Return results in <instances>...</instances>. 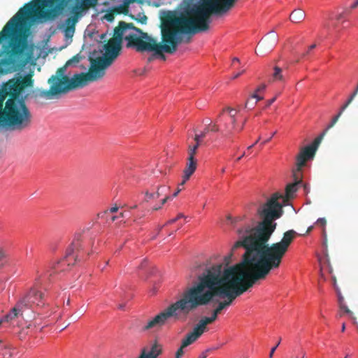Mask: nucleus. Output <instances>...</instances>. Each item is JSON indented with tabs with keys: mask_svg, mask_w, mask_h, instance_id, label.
I'll list each match as a JSON object with an SVG mask.
<instances>
[{
	"mask_svg": "<svg viewBox=\"0 0 358 358\" xmlns=\"http://www.w3.org/2000/svg\"><path fill=\"white\" fill-rule=\"evenodd\" d=\"M231 257V255L224 257V264L220 263L207 266L198 275L197 282L184 292L180 299L149 320L142 330L157 331L169 320L186 317L199 306L213 301L216 296L227 299L220 302L214 310L218 315L231 306L237 296L252 287L249 285L254 276L253 271L242 266H229Z\"/></svg>",
	"mask_w": 358,
	"mask_h": 358,
	"instance_id": "1",
	"label": "nucleus"
},
{
	"mask_svg": "<svg viewBox=\"0 0 358 358\" xmlns=\"http://www.w3.org/2000/svg\"><path fill=\"white\" fill-rule=\"evenodd\" d=\"M278 196V194H275L259 208L258 213L263 220L256 227H253V221L251 223L245 222V217H227L228 222L237 228L238 236L232 250L243 247L245 252L243 256V264L255 268L250 286L264 279L271 270L279 267L296 234L294 230H289L279 243L271 246L266 244L276 228L274 221L282 214V205L277 201Z\"/></svg>",
	"mask_w": 358,
	"mask_h": 358,
	"instance_id": "2",
	"label": "nucleus"
},
{
	"mask_svg": "<svg viewBox=\"0 0 358 358\" xmlns=\"http://www.w3.org/2000/svg\"><path fill=\"white\" fill-rule=\"evenodd\" d=\"M67 6L71 8L73 16L65 20L64 34L71 38L78 18L90 9V0H32L9 20L0 31V74L23 68L31 58L27 35L18 30L25 20L30 17L52 20Z\"/></svg>",
	"mask_w": 358,
	"mask_h": 358,
	"instance_id": "3",
	"label": "nucleus"
},
{
	"mask_svg": "<svg viewBox=\"0 0 358 358\" xmlns=\"http://www.w3.org/2000/svg\"><path fill=\"white\" fill-rule=\"evenodd\" d=\"M31 123V114L24 98L0 91V126L21 131Z\"/></svg>",
	"mask_w": 358,
	"mask_h": 358,
	"instance_id": "4",
	"label": "nucleus"
},
{
	"mask_svg": "<svg viewBox=\"0 0 358 358\" xmlns=\"http://www.w3.org/2000/svg\"><path fill=\"white\" fill-rule=\"evenodd\" d=\"M81 236L80 234H76L72 243L66 249L64 257L52 266L50 276L69 271L81 261L84 257Z\"/></svg>",
	"mask_w": 358,
	"mask_h": 358,
	"instance_id": "5",
	"label": "nucleus"
},
{
	"mask_svg": "<svg viewBox=\"0 0 358 358\" xmlns=\"http://www.w3.org/2000/svg\"><path fill=\"white\" fill-rule=\"evenodd\" d=\"M45 304L43 294L36 287L31 288L29 292L18 301L12 310L6 315V320H11L22 317L24 308H31L33 306H42Z\"/></svg>",
	"mask_w": 358,
	"mask_h": 358,
	"instance_id": "6",
	"label": "nucleus"
},
{
	"mask_svg": "<svg viewBox=\"0 0 358 358\" xmlns=\"http://www.w3.org/2000/svg\"><path fill=\"white\" fill-rule=\"evenodd\" d=\"M90 81V69L86 73L75 74L71 78L64 77L58 83L57 86L54 87V92L64 94L70 90L83 87Z\"/></svg>",
	"mask_w": 358,
	"mask_h": 358,
	"instance_id": "7",
	"label": "nucleus"
},
{
	"mask_svg": "<svg viewBox=\"0 0 358 358\" xmlns=\"http://www.w3.org/2000/svg\"><path fill=\"white\" fill-rule=\"evenodd\" d=\"M34 76V71H30L28 74L22 77H18L16 78L10 79L6 83L1 92L8 93V94H13L15 96H20L21 92L26 87H31L33 85L34 80L32 77Z\"/></svg>",
	"mask_w": 358,
	"mask_h": 358,
	"instance_id": "8",
	"label": "nucleus"
},
{
	"mask_svg": "<svg viewBox=\"0 0 358 358\" xmlns=\"http://www.w3.org/2000/svg\"><path fill=\"white\" fill-rule=\"evenodd\" d=\"M68 66L65 64L64 66L57 69L56 74L52 76L48 80V83L50 85V89L41 90L37 89L34 92V96L35 99L44 98L45 99H52L60 94V92H54V87L57 86L58 83L62 80V78L68 77L65 75L66 69Z\"/></svg>",
	"mask_w": 358,
	"mask_h": 358,
	"instance_id": "9",
	"label": "nucleus"
},
{
	"mask_svg": "<svg viewBox=\"0 0 358 358\" xmlns=\"http://www.w3.org/2000/svg\"><path fill=\"white\" fill-rule=\"evenodd\" d=\"M301 168L302 167L299 168L298 166L296 165V169L295 171H294V173H293V177H294V181L292 183H289V184L287 185L285 195L277 192V193L273 194L269 199H271L275 194H278L277 201L282 206L287 199L293 198V196H294V194L297 191L300 185H302V180L300 178Z\"/></svg>",
	"mask_w": 358,
	"mask_h": 358,
	"instance_id": "10",
	"label": "nucleus"
},
{
	"mask_svg": "<svg viewBox=\"0 0 358 358\" xmlns=\"http://www.w3.org/2000/svg\"><path fill=\"white\" fill-rule=\"evenodd\" d=\"M325 131L326 130L316 138L311 144L301 150L296 159V165H297L299 168L303 167L305 165L306 160L312 159L314 157L315 153L325 134Z\"/></svg>",
	"mask_w": 358,
	"mask_h": 358,
	"instance_id": "11",
	"label": "nucleus"
},
{
	"mask_svg": "<svg viewBox=\"0 0 358 358\" xmlns=\"http://www.w3.org/2000/svg\"><path fill=\"white\" fill-rule=\"evenodd\" d=\"M278 36L274 31H271L263 37L257 45L259 51L270 52L277 44Z\"/></svg>",
	"mask_w": 358,
	"mask_h": 358,
	"instance_id": "12",
	"label": "nucleus"
},
{
	"mask_svg": "<svg viewBox=\"0 0 358 358\" xmlns=\"http://www.w3.org/2000/svg\"><path fill=\"white\" fill-rule=\"evenodd\" d=\"M156 189V191L154 192H149L147 191L145 192V196L148 199H156L159 198L160 196H164V198L162 199V205H164L166 201L169 199H171L170 196L169 195V187L165 185H157L155 187V189Z\"/></svg>",
	"mask_w": 358,
	"mask_h": 358,
	"instance_id": "13",
	"label": "nucleus"
},
{
	"mask_svg": "<svg viewBox=\"0 0 358 358\" xmlns=\"http://www.w3.org/2000/svg\"><path fill=\"white\" fill-rule=\"evenodd\" d=\"M197 160L196 159H187L186 167L183 171L182 180L180 183V186H182L194 173L196 169Z\"/></svg>",
	"mask_w": 358,
	"mask_h": 358,
	"instance_id": "14",
	"label": "nucleus"
},
{
	"mask_svg": "<svg viewBox=\"0 0 358 358\" xmlns=\"http://www.w3.org/2000/svg\"><path fill=\"white\" fill-rule=\"evenodd\" d=\"M161 352V346L157 343H154L150 350L143 349L139 358H157Z\"/></svg>",
	"mask_w": 358,
	"mask_h": 358,
	"instance_id": "15",
	"label": "nucleus"
},
{
	"mask_svg": "<svg viewBox=\"0 0 358 358\" xmlns=\"http://www.w3.org/2000/svg\"><path fill=\"white\" fill-rule=\"evenodd\" d=\"M306 17L305 12L299 8L294 10L289 15L290 20L294 23L302 22Z\"/></svg>",
	"mask_w": 358,
	"mask_h": 358,
	"instance_id": "16",
	"label": "nucleus"
},
{
	"mask_svg": "<svg viewBox=\"0 0 358 358\" xmlns=\"http://www.w3.org/2000/svg\"><path fill=\"white\" fill-rule=\"evenodd\" d=\"M266 89V85L264 84L260 85L256 90L255 92L252 95V99H256V101L253 103L252 104L250 105V100H248L245 103V108H252L253 106L259 100L262 99V96H260L258 93L262 92L264 91Z\"/></svg>",
	"mask_w": 358,
	"mask_h": 358,
	"instance_id": "17",
	"label": "nucleus"
},
{
	"mask_svg": "<svg viewBox=\"0 0 358 358\" xmlns=\"http://www.w3.org/2000/svg\"><path fill=\"white\" fill-rule=\"evenodd\" d=\"M199 337L193 331L187 334L182 341L181 344L182 345V348H186L188 345L192 344Z\"/></svg>",
	"mask_w": 358,
	"mask_h": 358,
	"instance_id": "18",
	"label": "nucleus"
},
{
	"mask_svg": "<svg viewBox=\"0 0 358 358\" xmlns=\"http://www.w3.org/2000/svg\"><path fill=\"white\" fill-rule=\"evenodd\" d=\"M207 324L201 319L193 329V332L199 338L207 330Z\"/></svg>",
	"mask_w": 358,
	"mask_h": 358,
	"instance_id": "19",
	"label": "nucleus"
},
{
	"mask_svg": "<svg viewBox=\"0 0 358 358\" xmlns=\"http://www.w3.org/2000/svg\"><path fill=\"white\" fill-rule=\"evenodd\" d=\"M84 58H85V56L83 55H82L81 52H80L79 53L74 55L72 58L69 59L66 62V64L68 67L71 66H76L78 64V63L80 61H82Z\"/></svg>",
	"mask_w": 358,
	"mask_h": 358,
	"instance_id": "20",
	"label": "nucleus"
},
{
	"mask_svg": "<svg viewBox=\"0 0 358 358\" xmlns=\"http://www.w3.org/2000/svg\"><path fill=\"white\" fill-rule=\"evenodd\" d=\"M272 78L275 81H284L285 76L283 74L282 69L278 66H275L273 69Z\"/></svg>",
	"mask_w": 358,
	"mask_h": 358,
	"instance_id": "21",
	"label": "nucleus"
},
{
	"mask_svg": "<svg viewBox=\"0 0 358 358\" xmlns=\"http://www.w3.org/2000/svg\"><path fill=\"white\" fill-rule=\"evenodd\" d=\"M1 341H0V343ZM13 356L12 351L3 346L0 345V358H11Z\"/></svg>",
	"mask_w": 358,
	"mask_h": 358,
	"instance_id": "22",
	"label": "nucleus"
},
{
	"mask_svg": "<svg viewBox=\"0 0 358 358\" xmlns=\"http://www.w3.org/2000/svg\"><path fill=\"white\" fill-rule=\"evenodd\" d=\"M199 145L200 144L198 142H195V144L193 145H189L187 159H196L194 156Z\"/></svg>",
	"mask_w": 358,
	"mask_h": 358,
	"instance_id": "23",
	"label": "nucleus"
},
{
	"mask_svg": "<svg viewBox=\"0 0 358 358\" xmlns=\"http://www.w3.org/2000/svg\"><path fill=\"white\" fill-rule=\"evenodd\" d=\"M210 131V127H206L199 134H195L194 141L195 142H198L199 144H201L202 139L206 136V134Z\"/></svg>",
	"mask_w": 358,
	"mask_h": 358,
	"instance_id": "24",
	"label": "nucleus"
},
{
	"mask_svg": "<svg viewBox=\"0 0 358 358\" xmlns=\"http://www.w3.org/2000/svg\"><path fill=\"white\" fill-rule=\"evenodd\" d=\"M217 317L218 314L213 310L210 317H204L201 318V320L208 325L215 322L217 319Z\"/></svg>",
	"mask_w": 358,
	"mask_h": 358,
	"instance_id": "25",
	"label": "nucleus"
},
{
	"mask_svg": "<svg viewBox=\"0 0 358 358\" xmlns=\"http://www.w3.org/2000/svg\"><path fill=\"white\" fill-rule=\"evenodd\" d=\"M226 110L228 112V115L230 118L232 124L236 123V115L237 114V110L234 108H227Z\"/></svg>",
	"mask_w": 358,
	"mask_h": 358,
	"instance_id": "26",
	"label": "nucleus"
},
{
	"mask_svg": "<svg viewBox=\"0 0 358 358\" xmlns=\"http://www.w3.org/2000/svg\"><path fill=\"white\" fill-rule=\"evenodd\" d=\"M340 309L346 313L350 320H355L353 313L348 308L345 303L339 306Z\"/></svg>",
	"mask_w": 358,
	"mask_h": 358,
	"instance_id": "27",
	"label": "nucleus"
},
{
	"mask_svg": "<svg viewBox=\"0 0 358 358\" xmlns=\"http://www.w3.org/2000/svg\"><path fill=\"white\" fill-rule=\"evenodd\" d=\"M341 112H339L336 116H334L331 122L329 123V124L327 126V129H326V131L328 130L329 129H330L331 127H332L335 124L336 122L338 121L339 117L341 116Z\"/></svg>",
	"mask_w": 358,
	"mask_h": 358,
	"instance_id": "28",
	"label": "nucleus"
},
{
	"mask_svg": "<svg viewBox=\"0 0 358 358\" xmlns=\"http://www.w3.org/2000/svg\"><path fill=\"white\" fill-rule=\"evenodd\" d=\"M6 315L4 316L3 320H0V324L3 322H9L10 325L12 326H18V322L17 321L18 319H14L12 322L11 320H6Z\"/></svg>",
	"mask_w": 358,
	"mask_h": 358,
	"instance_id": "29",
	"label": "nucleus"
},
{
	"mask_svg": "<svg viewBox=\"0 0 358 358\" xmlns=\"http://www.w3.org/2000/svg\"><path fill=\"white\" fill-rule=\"evenodd\" d=\"M184 348H182V345L181 344L180 347L176 352L175 358H182V355H184Z\"/></svg>",
	"mask_w": 358,
	"mask_h": 358,
	"instance_id": "30",
	"label": "nucleus"
},
{
	"mask_svg": "<svg viewBox=\"0 0 358 358\" xmlns=\"http://www.w3.org/2000/svg\"><path fill=\"white\" fill-rule=\"evenodd\" d=\"M207 122L208 125H206V127H210V131L218 132L220 131V128L218 127V126H217L216 124L210 125V122H209L208 120L207 121Z\"/></svg>",
	"mask_w": 358,
	"mask_h": 358,
	"instance_id": "31",
	"label": "nucleus"
},
{
	"mask_svg": "<svg viewBox=\"0 0 358 358\" xmlns=\"http://www.w3.org/2000/svg\"><path fill=\"white\" fill-rule=\"evenodd\" d=\"M344 15H345V12H343L340 14L336 15L335 17L329 16V20H333L335 18L336 20L338 21V20H341V19H343V17H344Z\"/></svg>",
	"mask_w": 358,
	"mask_h": 358,
	"instance_id": "32",
	"label": "nucleus"
},
{
	"mask_svg": "<svg viewBox=\"0 0 358 358\" xmlns=\"http://www.w3.org/2000/svg\"><path fill=\"white\" fill-rule=\"evenodd\" d=\"M245 122L246 120H245L240 127L236 126L235 123L234 124H232V128L236 131H241L243 129Z\"/></svg>",
	"mask_w": 358,
	"mask_h": 358,
	"instance_id": "33",
	"label": "nucleus"
},
{
	"mask_svg": "<svg viewBox=\"0 0 358 358\" xmlns=\"http://www.w3.org/2000/svg\"><path fill=\"white\" fill-rule=\"evenodd\" d=\"M316 224L324 228L326 225V220L324 218H319L316 221Z\"/></svg>",
	"mask_w": 358,
	"mask_h": 358,
	"instance_id": "34",
	"label": "nucleus"
},
{
	"mask_svg": "<svg viewBox=\"0 0 358 358\" xmlns=\"http://www.w3.org/2000/svg\"><path fill=\"white\" fill-rule=\"evenodd\" d=\"M117 210H118V208L117 206H114V207L110 208L108 210L105 211L103 213V214L108 215L110 213H114L117 212Z\"/></svg>",
	"mask_w": 358,
	"mask_h": 358,
	"instance_id": "35",
	"label": "nucleus"
},
{
	"mask_svg": "<svg viewBox=\"0 0 358 358\" xmlns=\"http://www.w3.org/2000/svg\"><path fill=\"white\" fill-rule=\"evenodd\" d=\"M280 340L278 341V343L273 348H271L270 354H269V357L270 358L273 357V355L274 352L275 351V350L277 349L278 346L280 345Z\"/></svg>",
	"mask_w": 358,
	"mask_h": 358,
	"instance_id": "36",
	"label": "nucleus"
},
{
	"mask_svg": "<svg viewBox=\"0 0 358 358\" xmlns=\"http://www.w3.org/2000/svg\"><path fill=\"white\" fill-rule=\"evenodd\" d=\"M211 350V349L208 348L205 351L202 352L200 355L199 356V358H206L207 357V352Z\"/></svg>",
	"mask_w": 358,
	"mask_h": 358,
	"instance_id": "37",
	"label": "nucleus"
},
{
	"mask_svg": "<svg viewBox=\"0 0 358 358\" xmlns=\"http://www.w3.org/2000/svg\"><path fill=\"white\" fill-rule=\"evenodd\" d=\"M316 47V44H312L311 45H310L308 48V50L304 53V56L307 55L309 54L310 51L314 48H315Z\"/></svg>",
	"mask_w": 358,
	"mask_h": 358,
	"instance_id": "38",
	"label": "nucleus"
},
{
	"mask_svg": "<svg viewBox=\"0 0 358 358\" xmlns=\"http://www.w3.org/2000/svg\"><path fill=\"white\" fill-rule=\"evenodd\" d=\"M303 190L306 192V194H308L310 192V186L308 184H303Z\"/></svg>",
	"mask_w": 358,
	"mask_h": 358,
	"instance_id": "39",
	"label": "nucleus"
},
{
	"mask_svg": "<svg viewBox=\"0 0 358 358\" xmlns=\"http://www.w3.org/2000/svg\"><path fill=\"white\" fill-rule=\"evenodd\" d=\"M338 300L339 306L345 303L344 298L343 297V296H341V294H338Z\"/></svg>",
	"mask_w": 358,
	"mask_h": 358,
	"instance_id": "40",
	"label": "nucleus"
},
{
	"mask_svg": "<svg viewBox=\"0 0 358 358\" xmlns=\"http://www.w3.org/2000/svg\"><path fill=\"white\" fill-rule=\"evenodd\" d=\"M276 134V131H274L271 135V138H268L267 139L264 140L262 143V145H264L266 144V143L269 142L271 138L274 136V135Z\"/></svg>",
	"mask_w": 358,
	"mask_h": 358,
	"instance_id": "41",
	"label": "nucleus"
},
{
	"mask_svg": "<svg viewBox=\"0 0 358 358\" xmlns=\"http://www.w3.org/2000/svg\"><path fill=\"white\" fill-rule=\"evenodd\" d=\"M350 103H348V101L347 100L346 102L344 103V105L341 107L339 112H341V113L345 110V108L348 106V105Z\"/></svg>",
	"mask_w": 358,
	"mask_h": 358,
	"instance_id": "42",
	"label": "nucleus"
},
{
	"mask_svg": "<svg viewBox=\"0 0 358 358\" xmlns=\"http://www.w3.org/2000/svg\"><path fill=\"white\" fill-rule=\"evenodd\" d=\"M350 103H348V101L347 100L346 102L344 103V105L341 107L339 112H341V113L345 110V108L348 106V105Z\"/></svg>",
	"mask_w": 358,
	"mask_h": 358,
	"instance_id": "43",
	"label": "nucleus"
},
{
	"mask_svg": "<svg viewBox=\"0 0 358 358\" xmlns=\"http://www.w3.org/2000/svg\"><path fill=\"white\" fill-rule=\"evenodd\" d=\"M350 103H348V101L347 100L346 102L344 103V105L341 107L339 112H341V113L345 110V108L348 106V105Z\"/></svg>",
	"mask_w": 358,
	"mask_h": 358,
	"instance_id": "44",
	"label": "nucleus"
},
{
	"mask_svg": "<svg viewBox=\"0 0 358 358\" xmlns=\"http://www.w3.org/2000/svg\"><path fill=\"white\" fill-rule=\"evenodd\" d=\"M350 103H348V101L347 100L346 102L344 103V105L341 107L339 112H341V113L345 110V108L348 106V105Z\"/></svg>",
	"mask_w": 358,
	"mask_h": 358,
	"instance_id": "45",
	"label": "nucleus"
},
{
	"mask_svg": "<svg viewBox=\"0 0 358 358\" xmlns=\"http://www.w3.org/2000/svg\"><path fill=\"white\" fill-rule=\"evenodd\" d=\"M176 221H177V218H176V217L173 218V219H171V220H169V221L165 224V225H168V224H173V223H175Z\"/></svg>",
	"mask_w": 358,
	"mask_h": 358,
	"instance_id": "46",
	"label": "nucleus"
},
{
	"mask_svg": "<svg viewBox=\"0 0 358 358\" xmlns=\"http://www.w3.org/2000/svg\"><path fill=\"white\" fill-rule=\"evenodd\" d=\"M181 191V188L180 187H178L177 190L173 194V195L171 196H170L171 198H173V197H176L178 193Z\"/></svg>",
	"mask_w": 358,
	"mask_h": 358,
	"instance_id": "47",
	"label": "nucleus"
},
{
	"mask_svg": "<svg viewBox=\"0 0 358 358\" xmlns=\"http://www.w3.org/2000/svg\"><path fill=\"white\" fill-rule=\"evenodd\" d=\"M243 72H244V70H243L242 71L238 72V73L234 74L233 76V77H232V79H236V78H238Z\"/></svg>",
	"mask_w": 358,
	"mask_h": 358,
	"instance_id": "48",
	"label": "nucleus"
},
{
	"mask_svg": "<svg viewBox=\"0 0 358 358\" xmlns=\"http://www.w3.org/2000/svg\"><path fill=\"white\" fill-rule=\"evenodd\" d=\"M358 6V0H355V2L351 4L350 8L353 9L355 8Z\"/></svg>",
	"mask_w": 358,
	"mask_h": 358,
	"instance_id": "49",
	"label": "nucleus"
},
{
	"mask_svg": "<svg viewBox=\"0 0 358 358\" xmlns=\"http://www.w3.org/2000/svg\"><path fill=\"white\" fill-rule=\"evenodd\" d=\"M276 98H277V96H274L273 98H272V99H269V100L268 101V106L271 105V104H272V103L275 101Z\"/></svg>",
	"mask_w": 358,
	"mask_h": 358,
	"instance_id": "50",
	"label": "nucleus"
},
{
	"mask_svg": "<svg viewBox=\"0 0 358 358\" xmlns=\"http://www.w3.org/2000/svg\"><path fill=\"white\" fill-rule=\"evenodd\" d=\"M313 229V225H310V227H308L307 230H306V233H305V234H309L312 231Z\"/></svg>",
	"mask_w": 358,
	"mask_h": 358,
	"instance_id": "51",
	"label": "nucleus"
},
{
	"mask_svg": "<svg viewBox=\"0 0 358 358\" xmlns=\"http://www.w3.org/2000/svg\"><path fill=\"white\" fill-rule=\"evenodd\" d=\"M246 155V153L245 152H244L240 157H238L236 159V162H239L244 156Z\"/></svg>",
	"mask_w": 358,
	"mask_h": 358,
	"instance_id": "52",
	"label": "nucleus"
},
{
	"mask_svg": "<svg viewBox=\"0 0 358 358\" xmlns=\"http://www.w3.org/2000/svg\"><path fill=\"white\" fill-rule=\"evenodd\" d=\"M162 203L160 205H155L153 209L155 210H159L162 208Z\"/></svg>",
	"mask_w": 358,
	"mask_h": 358,
	"instance_id": "53",
	"label": "nucleus"
},
{
	"mask_svg": "<svg viewBox=\"0 0 358 358\" xmlns=\"http://www.w3.org/2000/svg\"><path fill=\"white\" fill-rule=\"evenodd\" d=\"M182 217H185V215L182 213H179L176 217L177 220Z\"/></svg>",
	"mask_w": 358,
	"mask_h": 358,
	"instance_id": "54",
	"label": "nucleus"
},
{
	"mask_svg": "<svg viewBox=\"0 0 358 358\" xmlns=\"http://www.w3.org/2000/svg\"><path fill=\"white\" fill-rule=\"evenodd\" d=\"M88 27L89 26H87V29H85V36H90V31L88 30Z\"/></svg>",
	"mask_w": 358,
	"mask_h": 358,
	"instance_id": "55",
	"label": "nucleus"
},
{
	"mask_svg": "<svg viewBox=\"0 0 358 358\" xmlns=\"http://www.w3.org/2000/svg\"><path fill=\"white\" fill-rule=\"evenodd\" d=\"M90 35H91V41H92L93 38H95V34L94 31H91Z\"/></svg>",
	"mask_w": 358,
	"mask_h": 358,
	"instance_id": "56",
	"label": "nucleus"
},
{
	"mask_svg": "<svg viewBox=\"0 0 358 358\" xmlns=\"http://www.w3.org/2000/svg\"><path fill=\"white\" fill-rule=\"evenodd\" d=\"M100 37V39L101 40H103L105 36H106V34H101V35L99 36Z\"/></svg>",
	"mask_w": 358,
	"mask_h": 358,
	"instance_id": "57",
	"label": "nucleus"
},
{
	"mask_svg": "<svg viewBox=\"0 0 358 358\" xmlns=\"http://www.w3.org/2000/svg\"><path fill=\"white\" fill-rule=\"evenodd\" d=\"M117 218V216L112 215L110 220L113 222Z\"/></svg>",
	"mask_w": 358,
	"mask_h": 358,
	"instance_id": "58",
	"label": "nucleus"
},
{
	"mask_svg": "<svg viewBox=\"0 0 358 358\" xmlns=\"http://www.w3.org/2000/svg\"><path fill=\"white\" fill-rule=\"evenodd\" d=\"M124 304L120 303V304L119 305L118 308H119V309H120V310H123V309H124Z\"/></svg>",
	"mask_w": 358,
	"mask_h": 358,
	"instance_id": "59",
	"label": "nucleus"
},
{
	"mask_svg": "<svg viewBox=\"0 0 358 358\" xmlns=\"http://www.w3.org/2000/svg\"><path fill=\"white\" fill-rule=\"evenodd\" d=\"M232 61H233V62H239L240 60L238 57H234V58H233Z\"/></svg>",
	"mask_w": 358,
	"mask_h": 358,
	"instance_id": "60",
	"label": "nucleus"
},
{
	"mask_svg": "<svg viewBox=\"0 0 358 358\" xmlns=\"http://www.w3.org/2000/svg\"><path fill=\"white\" fill-rule=\"evenodd\" d=\"M353 99H354L352 97H351V96H350L349 98L348 99V103H351Z\"/></svg>",
	"mask_w": 358,
	"mask_h": 358,
	"instance_id": "61",
	"label": "nucleus"
},
{
	"mask_svg": "<svg viewBox=\"0 0 358 358\" xmlns=\"http://www.w3.org/2000/svg\"><path fill=\"white\" fill-rule=\"evenodd\" d=\"M345 323H343V324H342V328H341V331H345Z\"/></svg>",
	"mask_w": 358,
	"mask_h": 358,
	"instance_id": "62",
	"label": "nucleus"
},
{
	"mask_svg": "<svg viewBox=\"0 0 358 358\" xmlns=\"http://www.w3.org/2000/svg\"><path fill=\"white\" fill-rule=\"evenodd\" d=\"M329 24H328L327 22L324 24V27L325 29H329Z\"/></svg>",
	"mask_w": 358,
	"mask_h": 358,
	"instance_id": "63",
	"label": "nucleus"
},
{
	"mask_svg": "<svg viewBox=\"0 0 358 358\" xmlns=\"http://www.w3.org/2000/svg\"><path fill=\"white\" fill-rule=\"evenodd\" d=\"M355 94H357L358 93V84H357V86L356 87L355 90Z\"/></svg>",
	"mask_w": 358,
	"mask_h": 358,
	"instance_id": "64",
	"label": "nucleus"
}]
</instances>
